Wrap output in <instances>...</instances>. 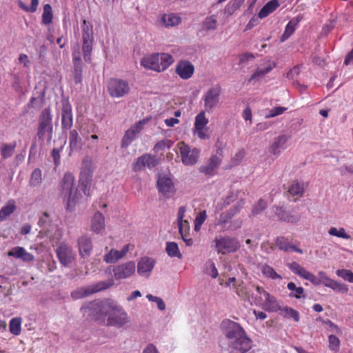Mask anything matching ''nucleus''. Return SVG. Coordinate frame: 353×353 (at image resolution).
<instances>
[{"label": "nucleus", "instance_id": "nucleus-18", "mask_svg": "<svg viewBox=\"0 0 353 353\" xmlns=\"http://www.w3.org/2000/svg\"><path fill=\"white\" fill-rule=\"evenodd\" d=\"M194 67L189 61H180L176 67V73L183 79H190L194 74Z\"/></svg>", "mask_w": 353, "mask_h": 353}, {"label": "nucleus", "instance_id": "nucleus-39", "mask_svg": "<svg viewBox=\"0 0 353 353\" xmlns=\"http://www.w3.org/2000/svg\"><path fill=\"white\" fill-rule=\"evenodd\" d=\"M287 288L291 291L289 296L296 299H301L303 296L304 289L302 287H296V284L293 282H290L287 285Z\"/></svg>", "mask_w": 353, "mask_h": 353}, {"label": "nucleus", "instance_id": "nucleus-17", "mask_svg": "<svg viewBox=\"0 0 353 353\" xmlns=\"http://www.w3.org/2000/svg\"><path fill=\"white\" fill-rule=\"evenodd\" d=\"M59 262L64 266L68 265L74 260L72 248L66 244H61L56 250Z\"/></svg>", "mask_w": 353, "mask_h": 353}, {"label": "nucleus", "instance_id": "nucleus-30", "mask_svg": "<svg viewBox=\"0 0 353 353\" xmlns=\"http://www.w3.org/2000/svg\"><path fill=\"white\" fill-rule=\"evenodd\" d=\"M265 302L262 305V307L267 312H276L281 310V307L276 299L272 296L270 293L265 294Z\"/></svg>", "mask_w": 353, "mask_h": 353}, {"label": "nucleus", "instance_id": "nucleus-33", "mask_svg": "<svg viewBox=\"0 0 353 353\" xmlns=\"http://www.w3.org/2000/svg\"><path fill=\"white\" fill-rule=\"evenodd\" d=\"M279 3L278 0H271L268 1L259 11L258 16L260 19H263L272 13L278 7Z\"/></svg>", "mask_w": 353, "mask_h": 353}, {"label": "nucleus", "instance_id": "nucleus-54", "mask_svg": "<svg viewBox=\"0 0 353 353\" xmlns=\"http://www.w3.org/2000/svg\"><path fill=\"white\" fill-rule=\"evenodd\" d=\"M336 275L345 281H347L350 283H353V272L349 270H336Z\"/></svg>", "mask_w": 353, "mask_h": 353}, {"label": "nucleus", "instance_id": "nucleus-15", "mask_svg": "<svg viewBox=\"0 0 353 353\" xmlns=\"http://www.w3.org/2000/svg\"><path fill=\"white\" fill-rule=\"evenodd\" d=\"M158 164V160L150 154H145L138 157L132 165V169L134 172H139L145 167L152 168Z\"/></svg>", "mask_w": 353, "mask_h": 353}, {"label": "nucleus", "instance_id": "nucleus-21", "mask_svg": "<svg viewBox=\"0 0 353 353\" xmlns=\"http://www.w3.org/2000/svg\"><path fill=\"white\" fill-rule=\"evenodd\" d=\"M155 261L149 257L141 258L137 264V272L141 276L148 277L154 268Z\"/></svg>", "mask_w": 353, "mask_h": 353}, {"label": "nucleus", "instance_id": "nucleus-9", "mask_svg": "<svg viewBox=\"0 0 353 353\" xmlns=\"http://www.w3.org/2000/svg\"><path fill=\"white\" fill-rule=\"evenodd\" d=\"M182 163L185 165H193L198 161L200 150L196 148L191 149L184 142H179L177 144Z\"/></svg>", "mask_w": 353, "mask_h": 353}, {"label": "nucleus", "instance_id": "nucleus-5", "mask_svg": "<svg viewBox=\"0 0 353 353\" xmlns=\"http://www.w3.org/2000/svg\"><path fill=\"white\" fill-rule=\"evenodd\" d=\"M82 51L85 62H91L94 43L93 26L90 22L83 20L81 24Z\"/></svg>", "mask_w": 353, "mask_h": 353}, {"label": "nucleus", "instance_id": "nucleus-50", "mask_svg": "<svg viewBox=\"0 0 353 353\" xmlns=\"http://www.w3.org/2000/svg\"><path fill=\"white\" fill-rule=\"evenodd\" d=\"M281 311L283 312L285 317L292 318L296 322L299 321V313L296 310L290 307H285Z\"/></svg>", "mask_w": 353, "mask_h": 353}, {"label": "nucleus", "instance_id": "nucleus-43", "mask_svg": "<svg viewBox=\"0 0 353 353\" xmlns=\"http://www.w3.org/2000/svg\"><path fill=\"white\" fill-rule=\"evenodd\" d=\"M21 318H14L12 319L9 323V330L10 332L17 336L21 333Z\"/></svg>", "mask_w": 353, "mask_h": 353}, {"label": "nucleus", "instance_id": "nucleus-2", "mask_svg": "<svg viewBox=\"0 0 353 353\" xmlns=\"http://www.w3.org/2000/svg\"><path fill=\"white\" fill-rule=\"evenodd\" d=\"M222 325L231 353H246L252 348V340L239 324L228 320Z\"/></svg>", "mask_w": 353, "mask_h": 353}, {"label": "nucleus", "instance_id": "nucleus-49", "mask_svg": "<svg viewBox=\"0 0 353 353\" xmlns=\"http://www.w3.org/2000/svg\"><path fill=\"white\" fill-rule=\"evenodd\" d=\"M39 3V0H31L30 6H27L23 1H19L18 5L25 12L33 13L37 11Z\"/></svg>", "mask_w": 353, "mask_h": 353}, {"label": "nucleus", "instance_id": "nucleus-12", "mask_svg": "<svg viewBox=\"0 0 353 353\" xmlns=\"http://www.w3.org/2000/svg\"><path fill=\"white\" fill-rule=\"evenodd\" d=\"M108 91L112 97H122L130 92V86L126 81L111 79L108 83Z\"/></svg>", "mask_w": 353, "mask_h": 353}, {"label": "nucleus", "instance_id": "nucleus-46", "mask_svg": "<svg viewBox=\"0 0 353 353\" xmlns=\"http://www.w3.org/2000/svg\"><path fill=\"white\" fill-rule=\"evenodd\" d=\"M207 219V214L205 210H203L197 214L194 219V230L199 232L201 230V225L203 224Z\"/></svg>", "mask_w": 353, "mask_h": 353}, {"label": "nucleus", "instance_id": "nucleus-3", "mask_svg": "<svg viewBox=\"0 0 353 353\" xmlns=\"http://www.w3.org/2000/svg\"><path fill=\"white\" fill-rule=\"evenodd\" d=\"M74 183V176L69 172L65 173L60 182V191L64 199L67 201V209L74 206L82 197V194L79 193L78 190H76L74 194H72Z\"/></svg>", "mask_w": 353, "mask_h": 353}, {"label": "nucleus", "instance_id": "nucleus-40", "mask_svg": "<svg viewBox=\"0 0 353 353\" xmlns=\"http://www.w3.org/2000/svg\"><path fill=\"white\" fill-rule=\"evenodd\" d=\"M42 182V172L39 168H36L31 174L29 184L32 187L39 185Z\"/></svg>", "mask_w": 353, "mask_h": 353}, {"label": "nucleus", "instance_id": "nucleus-53", "mask_svg": "<svg viewBox=\"0 0 353 353\" xmlns=\"http://www.w3.org/2000/svg\"><path fill=\"white\" fill-rule=\"evenodd\" d=\"M16 147V143L13 145L10 144H3L1 148V156L3 159H8L10 157L14 150Z\"/></svg>", "mask_w": 353, "mask_h": 353}, {"label": "nucleus", "instance_id": "nucleus-37", "mask_svg": "<svg viewBox=\"0 0 353 353\" xmlns=\"http://www.w3.org/2000/svg\"><path fill=\"white\" fill-rule=\"evenodd\" d=\"M261 270L263 274L268 279H271L273 280L282 279L281 276L277 274L276 272L274 270V268L268 264L262 265Z\"/></svg>", "mask_w": 353, "mask_h": 353}, {"label": "nucleus", "instance_id": "nucleus-11", "mask_svg": "<svg viewBox=\"0 0 353 353\" xmlns=\"http://www.w3.org/2000/svg\"><path fill=\"white\" fill-rule=\"evenodd\" d=\"M214 242L217 252L222 254L234 252L240 248L237 239L230 236L216 238Z\"/></svg>", "mask_w": 353, "mask_h": 353}, {"label": "nucleus", "instance_id": "nucleus-48", "mask_svg": "<svg viewBox=\"0 0 353 353\" xmlns=\"http://www.w3.org/2000/svg\"><path fill=\"white\" fill-rule=\"evenodd\" d=\"M217 21L214 16L208 17L203 22V29L205 30H216Z\"/></svg>", "mask_w": 353, "mask_h": 353}, {"label": "nucleus", "instance_id": "nucleus-64", "mask_svg": "<svg viewBox=\"0 0 353 353\" xmlns=\"http://www.w3.org/2000/svg\"><path fill=\"white\" fill-rule=\"evenodd\" d=\"M236 293L241 299L244 300H250V294L247 288L239 286L236 288Z\"/></svg>", "mask_w": 353, "mask_h": 353}, {"label": "nucleus", "instance_id": "nucleus-32", "mask_svg": "<svg viewBox=\"0 0 353 353\" xmlns=\"http://www.w3.org/2000/svg\"><path fill=\"white\" fill-rule=\"evenodd\" d=\"M17 210L16 202L14 199H10L6 205L0 210V222L6 220Z\"/></svg>", "mask_w": 353, "mask_h": 353}, {"label": "nucleus", "instance_id": "nucleus-38", "mask_svg": "<svg viewBox=\"0 0 353 353\" xmlns=\"http://www.w3.org/2000/svg\"><path fill=\"white\" fill-rule=\"evenodd\" d=\"M245 0H231L225 6L224 12L228 15H232L239 10L244 3Z\"/></svg>", "mask_w": 353, "mask_h": 353}, {"label": "nucleus", "instance_id": "nucleus-14", "mask_svg": "<svg viewBox=\"0 0 353 353\" xmlns=\"http://www.w3.org/2000/svg\"><path fill=\"white\" fill-rule=\"evenodd\" d=\"M205 111H201L195 117L194 133L197 134L201 139H207L209 135L207 133L206 125L208 123V119L205 117Z\"/></svg>", "mask_w": 353, "mask_h": 353}, {"label": "nucleus", "instance_id": "nucleus-45", "mask_svg": "<svg viewBox=\"0 0 353 353\" xmlns=\"http://www.w3.org/2000/svg\"><path fill=\"white\" fill-rule=\"evenodd\" d=\"M288 268L294 274L303 278L307 272L303 267L299 265L297 262H292L288 264Z\"/></svg>", "mask_w": 353, "mask_h": 353}, {"label": "nucleus", "instance_id": "nucleus-6", "mask_svg": "<svg viewBox=\"0 0 353 353\" xmlns=\"http://www.w3.org/2000/svg\"><path fill=\"white\" fill-rule=\"evenodd\" d=\"M53 124L52 116L50 107L45 108L41 112L38 119L37 137L43 140L46 137L49 139L52 137Z\"/></svg>", "mask_w": 353, "mask_h": 353}, {"label": "nucleus", "instance_id": "nucleus-57", "mask_svg": "<svg viewBox=\"0 0 353 353\" xmlns=\"http://www.w3.org/2000/svg\"><path fill=\"white\" fill-rule=\"evenodd\" d=\"M148 122V119H143L137 122L134 125H132L130 129H131L135 134H139L141 130L143 129L144 125Z\"/></svg>", "mask_w": 353, "mask_h": 353}, {"label": "nucleus", "instance_id": "nucleus-19", "mask_svg": "<svg viewBox=\"0 0 353 353\" xmlns=\"http://www.w3.org/2000/svg\"><path fill=\"white\" fill-rule=\"evenodd\" d=\"M73 125V117L72 112V107L68 101L63 103L61 112V125L64 130H69Z\"/></svg>", "mask_w": 353, "mask_h": 353}, {"label": "nucleus", "instance_id": "nucleus-20", "mask_svg": "<svg viewBox=\"0 0 353 353\" xmlns=\"http://www.w3.org/2000/svg\"><path fill=\"white\" fill-rule=\"evenodd\" d=\"M221 159L216 155L212 156L208 160L206 165H201L199 170L200 172L208 176H214L216 170L221 164Z\"/></svg>", "mask_w": 353, "mask_h": 353}, {"label": "nucleus", "instance_id": "nucleus-28", "mask_svg": "<svg viewBox=\"0 0 353 353\" xmlns=\"http://www.w3.org/2000/svg\"><path fill=\"white\" fill-rule=\"evenodd\" d=\"M105 216L100 212H97L91 219L92 231L99 234L105 230Z\"/></svg>", "mask_w": 353, "mask_h": 353}, {"label": "nucleus", "instance_id": "nucleus-24", "mask_svg": "<svg viewBox=\"0 0 353 353\" xmlns=\"http://www.w3.org/2000/svg\"><path fill=\"white\" fill-rule=\"evenodd\" d=\"M130 245L123 246L121 250L119 251L111 249L107 254L103 256V260L107 263H114L122 259L129 251Z\"/></svg>", "mask_w": 353, "mask_h": 353}, {"label": "nucleus", "instance_id": "nucleus-47", "mask_svg": "<svg viewBox=\"0 0 353 353\" xmlns=\"http://www.w3.org/2000/svg\"><path fill=\"white\" fill-rule=\"evenodd\" d=\"M328 233L331 236H337L344 239H350L351 238L350 235L346 233L345 230L343 228H340L338 230L336 228L332 227L329 230Z\"/></svg>", "mask_w": 353, "mask_h": 353}, {"label": "nucleus", "instance_id": "nucleus-7", "mask_svg": "<svg viewBox=\"0 0 353 353\" xmlns=\"http://www.w3.org/2000/svg\"><path fill=\"white\" fill-rule=\"evenodd\" d=\"M93 171L90 166L85 165V161L83 162V167L80 172L79 183H78V192H82L86 197L90 195V188L92 181Z\"/></svg>", "mask_w": 353, "mask_h": 353}, {"label": "nucleus", "instance_id": "nucleus-25", "mask_svg": "<svg viewBox=\"0 0 353 353\" xmlns=\"http://www.w3.org/2000/svg\"><path fill=\"white\" fill-rule=\"evenodd\" d=\"M320 284H323L327 288H332V290L341 293L346 294L349 290L346 284L339 283L330 279L327 276H324L323 279H320Z\"/></svg>", "mask_w": 353, "mask_h": 353}, {"label": "nucleus", "instance_id": "nucleus-60", "mask_svg": "<svg viewBox=\"0 0 353 353\" xmlns=\"http://www.w3.org/2000/svg\"><path fill=\"white\" fill-rule=\"evenodd\" d=\"M286 110V108L281 106L275 107L270 110L269 114L265 116V118H272L278 115L282 114Z\"/></svg>", "mask_w": 353, "mask_h": 353}, {"label": "nucleus", "instance_id": "nucleus-63", "mask_svg": "<svg viewBox=\"0 0 353 353\" xmlns=\"http://www.w3.org/2000/svg\"><path fill=\"white\" fill-rule=\"evenodd\" d=\"M232 218V217L231 216V215L229 214V212L228 211L222 212L220 214L219 219H217V223L216 224L219 225H222L223 224H225Z\"/></svg>", "mask_w": 353, "mask_h": 353}, {"label": "nucleus", "instance_id": "nucleus-13", "mask_svg": "<svg viewBox=\"0 0 353 353\" xmlns=\"http://www.w3.org/2000/svg\"><path fill=\"white\" fill-rule=\"evenodd\" d=\"M136 265L134 261L123 263L113 268V274L116 280H121L130 278L134 274Z\"/></svg>", "mask_w": 353, "mask_h": 353}, {"label": "nucleus", "instance_id": "nucleus-58", "mask_svg": "<svg viewBox=\"0 0 353 353\" xmlns=\"http://www.w3.org/2000/svg\"><path fill=\"white\" fill-rule=\"evenodd\" d=\"M340 341L339 338L333 334L329 336V347L330 350L337 351L339 348Z\"/></svg>", "mask_w": 353, "mask_h": 353}, {"label": "nucleus", "instance_id": "nucleus-4", "mask_svg": "<svg viewBox=\"0 0 353 353\" xmlns=\"http://www.w3.org/2000/svg\"><path fill=\"white\" fill-rule=\"evenodd\" d=\"M173 62L172 56L161 53L143 57L141 61V65L145 68L159 72L166 70Z\"/></svg>", "mask_w": 353, "mask_h": 353}, {"label": "nucleus", "instance_id": "nucleus-41", "mask_svg": "<svg viewBox=\"0 0 353 353\" xmlns=\"http://www.w3.org/2000/svg\"><path fill=\"white\" fill-rule=\"evenodd\" d=\"M276 66L275 63H272V65L270 63L269 65H268L264 69H258L256 70L254 74L251 76V77L249 79V82L251 83L252 81L255 79H258L262 77H263L265 74L269 73L273 68Z\"/></svg>", "mask_w": 353, "mask_h": 353}, {"label": "nucleus", "instance_id": "nucleus-8", "mask_svg": "<svg viewBox=\"0 0 353 353\" xmlns=\"http://www.w3.org/2000/svg\"><path fill=\"white\" fill-rule=\"evenodd\" d=\"M113 285L112 281H100L85 288H80L71 293L74 299H79L92 294L106 290Z\"/></svg>", "mask_w": 353, "mask_h": 353}, {"label": "nucleus", "instance_id": "nucleus-42", "mask_svg": "<svg viewBox=\"0 0 353 353\" xmlns=\"http://www.w3.org/2000/svg\"><path fill=\"white\" fill-rule=\"evenodd\" d=\"M137 134L131 130L128 129L125 131L124 136L122 138L121 146L122 148H126L136 138Z\"/></svg>", "mask_w": 353, "mask_h": 353}, {"label": "nucleus", "instance_id": "nucleus-55", "mask_svg": "<svg viewBox=\"0 0 353 353\" xmlns=\"http://www.w3.org/2000/svg\"><path fill=\"white\" fill-rule=\"evenodd\" d=\"M74 67V79L76 83L81 82L83 65L82 63H73Z\"/></svg>", "mask_w": 353, "mask_h": 353}, {"label": "nucleus", "instance_id": "nucleus-51", "mask_svg": "<svg viewBox=\"0 0 353 353\" xmlns=\"http://www.w3.org/2000/svg\"><path fill=\"white\" fill-rule=\"evenodd\" d=\"M279 211H281V212L278 211L277 214L282 221L290 223H296L299 221V217L296 216L292 215L285 211H282L281 209H280Z\"/></svg>", "mask_w": 353, "mask_h": 353}, {"label": "nucleus", "instance_id": "nucleus-22", "mask_svg": "<svg viewBox=\"0 0 353 353\" xmlns=\"http://www.w3.org/2000/svg\"><path fill=\"white\" fill-rule=\"evenodd\" d=\"M79 252L81 257L88 258L90 256L93 245L92 239L88 236H82L78 239Z\"/></svg>", "mask_w": 353, "mask_h": 353}, {"label": "nucleus", "instance_id": "nucleus-52", "mask_svg": "<svg viewBox=\"0 0 353 353\" xmlns=\"http://www.w3.org/2000/svg\"><path fill=\"white\" fill-rule=\"evenodd\" d=\"M266 202L263 199H260L256 204L253 206L250 216H256V214L262 212L266 208Z\"/></svg>", "mask_w": 353, "mask_h": 353}, {"label": "nucleus", "instance_id": "nucleus-36", "mask_svg": "<svg viewBox=\"0 0 353 353\" xmlns=\"http://www.w3.org/2000/svg\"><path fill=\"white\" fill-rule=\"evenodd\" d=\"M165 251L170 257H177L178 259H182L183 257L179 249V246L175 242H167Z\"/></svg>", "mask_w": 353, "mask_h": 353}, {"label": "nucleus", "instance_id": "nucleus-62", "mask_svg": "<svg viewBox=\"0 0 353 353\" xmlns=\"http://www.w3.org/2000/svg\"><path fill=\"white\" fill-rule=\"evenodd\" d=\"M170 147V141L169 140H163L157 143L154 147V151L159 152V151L164 150L166 148Z\"/></svg>", "mask_w": 353, "mask_h": 353}, {"label": "nucleus", "instance_id": "nucleus-35", "mask_svg": "<svg viewBox=\"0 0 353 353\" xmlns=\"http://www.w3.org/2000/svg\"><path fill=\"white\" fill-rule=\"evenodd\" d=\"M288 192L292 196H302L304 192L303 183L297 181H292Z\"/></svg>", "mask_w": 353, "mask_h": 353}, {"label": "nucleus", "instance_id": "nucleus-34", "mask_svg": "<svg viewBox=\"0 0 353 353\" xmlns=\"http://www.w3.org/2000/svg\"><path fill=\"white\" fill-rule=\"evenodd\" d=\"M161 21L165 27H172L179 25L181 18L175 14L170 13L163 15Z\"/></svg>", "mask_w": 353, "mask_h": 353}, {"label": "nucleus", "instance_id": "nucleus-10", "mask_svg": "<svg viewBox=\"0 0 353 353\" xmlns=\"http://www.w3.org/2000/svg\"><path fill=\"white\" fill-rule=\"evenodd\" d=\"M221 90L220 85L216 84L210 88L205 92L202 98L205 110L210 112L213 108L218 105L220 101Z\"/></svg>", "mask_w": 353, "mask_h": 353}, {"label": "nucleus", "instance_id": "nucleus-44", "mask_svg": "<svg viewBox=\"0 0 353 353\" xmlns=\"http://www.w3.org/2000/svg\"><path fill=\"white\" fill-rule=\"evenodd\" d=\"M52 10L50 4L47 3L43 6L42 14V23L45 25L50 24L52 21Z\"/></svg>", "mask_w": 353, "mask_h": 353}, {"label": "nucleus", "instance_id": "nucleus-1", "mask_svg": "<svg viewBox=\"0 0 353 353\" xmlns=\"http://www.w3.org/2000/svg\"><path fill=\"white\" fill-rule=\"evenodd\" d=\"M81 311L84 316L99 321L107 319V325L121 327L129 321L127 312L120 305L111 300L93 301L83 305Z\"/></svg>", "mask_w": 353, "mask_h": 353}, {"label": "nucleus", "instance_id": "nucleus-59", "mask_svg": "<svg viewBox=\"0 0 353 353\" xmlns=\"http://www.w3.org/2000/svg\"><path fill=\"white\" fill-rule=\"evenodd\" d=\"M177 225L179 227V231L180 234H190V223L188 221L185 220L182 221L181 223L177 222Z\"/></svg>", "mask_w": 353, "mask_h": 353}, {"label": "nucleus", "instance_id": "nucleus-29", "mask_svg": "<svg viewBox=\"0 0 353 353\" xmlns=\"http://www.w3.org/2000/svg\"><path fill=\"white\" fill-rule=\"evenodd\" d=\"M288 140V137L285 134L276 137L270 147V152L274 155L279 154L282 150L285 149Z\"/></svg>", "mask_w": 353, "mask_h": 353}, {"label": "nucleus", "instance_id": "nucleus-56", "mask_svg": "<svg viewBox=\"0 0 353 353\" xmlns=\"http://www.w3.org/2000/svg\"><path fill=\"white\" fill-rule=\"evenodd\" d=\"M245 205V200L240 199L234 206L227 210L232 217H234L240 210L243 208Z\"/></svg>", "mask_w": 353, "mask_h": 353}, {"label": "nucleus", "instance_id": "nucleus-23", "mask_svg": "<svg viewBox=\"0 0 353 353\" xmlns=\"http://www.w3.org/2000/svg\"><path fill=\"white\" fill-rule=\"evenodd\" d=\"M8 255L16 259H19L26 263L32 262L34 259L33 254L27 252L24 248L20 246L13 248L8 252Z\"/></svg>", "mask_w": 353, "mask_h": 353}, {"label": "nucleus", "instance_id": "nucleus-31", "mask_svg": "<svg viewBox=\"0 0 353 353\" xmlns=\"http://www.w3.org/2000/svg\"><path fill=\"white\" fill-rule=\"evenodd\" d=\"M82 140L76 130H72L69 134V146L72 151H79L82 148Z\"/></svg>", "mask_w": 353, "mask_h": 353}, {"label": "nucleus", "instance_id": "nucleus-27", "mask_svg": "<svg viewBox=\"0 0 353 353\" xmlns=\"http://www.w3.org/2000/svg\"><path fill=\"white\" fill-rule=\"evenodd\" d=\"M275 243L279 250L285 252L294 251L300 254H303V250L301 249L292 244L288 239L285 236H278L275 240Z\"/></svg>", "mask_w": 353, "mask_h": 353}, {"label": "nucleus", "instance_id": "nucleus-61", "mask_svg": "<svg viewBox=\"0 0 353 353\" xmlns=\"http://www.w3.org/2000/svg\"><path fill=\"white\" fill-rule=\"evenodd\" d=\"M72 63H79L81 62V52L80 51L79 46L77 44L73 48L72 51Z\"/></svg>", "mask_w": 353, "mask_h": 353}, {"label": "nucleus", "instance_id": "nucleus-16", "mask_svg": "<svg viewBox=\"0 0 353 353\" xmlns=\"http://www.w3.org/2000/svg\"><path fill=\"white\" fill-rule=\"evenodd\" d=\"M157 188L159 192L166 198H170L175 192L172 179L165 175L159 176Z\"/></svg>", "mask_w": 353, "mask_h": 353}, {"label": "nucleus", "instance_id": "nucleus-26", "mask_svg": "<svg viewBox=\"0 0 353 353\" xmlns=\"http://www.w3.org/2000/svg\"><path fill=\"white\" fill-rule=\"evenodd\" d=\"M303 17L298 15L296 17L292 18L288 23L286 25L284 32L280 37V41L284 42L289 39L296 30L299 22L302 20Z\"/></svg>", "mask_w": 353, "mask_h": 353}]
</instances>
